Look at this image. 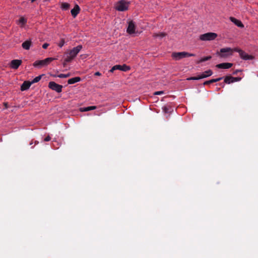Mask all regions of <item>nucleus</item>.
Returning <instances> with one entry per match:
<instances>
[{
	"mask_svg": "<svg viewBox=\"0 0 258 258\" xmlns=\"http://www.w3.org/2000/svg\"><path fill=\"white\" fill-rule=\"evenodd\" d=\"M82 48V45H78L77 46L74 47L72 49L70 50V51L67 54L66 61L67 62L71 61L77 56Z\"/></svg>",
	"mask_w": 258,
	"mask_h": 258,
	"instance_id": "f257e3e1",
	"label": "nucleus"
},
{
	"mask_svg": "<svg viewBox=\"0 0 258 258\" xmlns=\"http://www.w3.org/2000/svg\"><path fill=\"white\" fill-rule=\"evenodd\" d=\"M195 56V54L189 53L187 52L182 51V52H173L171 54V56L173 59L175 60H179L183 58L194 56Z\"/></svg>",
	"mask_w": 258,
	"mask_h": 258,
	"instance_id": "f03ea898",
	"label": "nucleus"
},
{
	"mask_svg": "<svg viewBox=\"0 0 258 258\" xmlns=\"http://www.w3.org/2000/svg\"><path fill=\"white\" fill-rule=\"evenodd\" d=\"M55 59V58L53 57H48L43 60H36L34 62L33 66L37 68L47 66Z\"/></svg>",
	"mask_w": 258,
	"mask_h": 258,
	"instance_id": "7ed1b4c3",
	"label": "nucleus"
},
{
	"mask_svg": "<svg viewBox=\"0 0 258 258\" xmlns=\"http://www.w3.org/2000/svg\"><path fill=\"white\" fill-rule=\"evenodd\" d=\"M217 37V34L214 32H208L201 35L199 39L201 41H212L215 40Z\"/></svg>",
	"mask_w": 258,
	"mask_h": 258,
	"instance_id": "20e7f679",
	"label": "nucleus"
},
{
	"mask_svg": "<svg viewBox=\"0 0 258 258\" xmlns=\"http://www.w3.org/2000/svg\"><path fill=\"white\" fill-rule=\"evenodd\" d=\"M129 3L121 0L115 4V9L118 11H125L128 9Z\"/></svg>",
	"mask_w": 258,
	"mask_h": 258,
	"instance_id": "39448f33",
	"label": "nucleus"
},
{
	"mask_svg": "<svg viewBox=\"0 0 258 258\" xmlns=\"http://www.w3.org/2000/svg\"><path fill=\"white\" fill-rule=\"evenodd\" d=\"M233 49L230 47L223 48L220 49V53H218L221 57H226L232 55Z\"/></svg>",
	"mask_w": 258,
	"mask_h": 258,
	"instance_id": "423d86ee",
	"label": "nucleus"
},
{
	"mask_svg": "<svg viewBox=\"0 0 258 258\" xmlns=\"http://www.w3.org/2000/svg\"><path fill=\"white\" fill-rule=\"evenodd\" d=\"M48 87L50 89L57 93H60L62 91V86L57 84L54 82H50L48 84Z\"/></svg>",
	"mask_w": 258,
	"mask_h": 258,
	"instance_id": "0eeeda50",
	"label": "nucleus"
},
{
	"mask_svg": "<svg viewBox=\"0 0 258 258\" xmlns=\"http://www.w3.org/2000/svg\"><path fill=\"white\" fill-rule=\"evenodd\" d=\"M126 32L130 35L136 33V26L135 23L131 21L128 23V26L126 29Z\"/></svg>",
	"mask_w": 258,
	"mask_h": 258,
	"instance_id": "6e6552de",
	"label": "nucleus"
},
{
	"mask_svg": "<svg viewBox=\"0 0 258 258\" xmlns=\"http://www.w3.org/2000/svg\"><path fill=\"white\" fill-rule=\"evenodd\" d=\"M22 63V60L20 59L12 60L10 63V67L13 69H17Z\"/></svg>",
	"mask_w": 258,
	"mask_h": 258,
	"instance_id": "1a4fd4ad",
	"label": "nucleus"
},
{
	"mask_svg": "<svg viewBox=\"0 0 258 258\" xmlns=\"http://www.w3.org/2000/svg\"><path fill=\"white\" fill-rule=\"evenodd\" d=\"M239 56L240 58L243 60H252L254 58V57L251 55H249L244 51L242 50L239 54Z\"/></svg>",
	"mask_w": 258,
	"mask_h": 258,
	"instance_id": "9d476101",
	"label": "nucleus"
},
{
	"mask_svg": "<svg viewBox=\"0 0 258 258\" xmlns=\"http://www.w3.org/2000/svg\"><path fill=\"white\" fill-rule=\"evenodd\" d=\"M233 64L230 62H224L218 64L216 66V67L219 69H228L232 67Z\"/></svg>",
	"mask_w": 258,
	"mask_h": 258,
	"instance_id": "9b49d317",
	"label": "nucleus"
},
{
	"mask_svg": "<svg viewBox=\"0 0 258 258\" xmlns=\"http://www.w3.org/2000/svg\"><path fill=\"white\" fill-rule=\"evenodd\" d=\"M80 9L78 5H76L75 7L71 10V13L74 18H75L79 13Z\"/></svg>",
	"mask_w": 258,
	"mask_h": 258,
	"instance_id": "f8f14e48",
	"label": "nucleus"
},
{
	"mask_svg": "<svg viewBox=\"0 0 258 258\" xmlns=\"http://www.w3.org/2000/svg\"><path fill=\"white\" fill-rule=\"evenodd\" d=\"M230 20L232 22H233L237 26H238L240 28L244 27V25H243V24L240 20H239L234 17H230Z\"/></svg>",
	"mask_w": 258,
	"mask_h": 258,
	"instance_id": "ddd939ff",
	"label": "nucleus"
},
{
	"mask_svg": "<svg viewBox=\"0 0 258 258\" xmlns=\"http://www.w3.org/2000/svg\"><path fill=\"white\" fill-rule=\"evenodd\" d=\"M115 66L116 70H118L124 72H126L130 70V67L129 66H126V64L115 65Z\"/></svg>",
	"mask_w": 258,
	"mask_h": 258,
	"instance_id": "4468645a",
	"label": "nucleus"
},
{
	"mask_svg": "<svg viewBox=\"0 0 258 258\" xmlns=\"http://www.w3.org/2000/svg\"><path fill=\"white\" fill-rule=\"evenodd\" d=\"M31 85L32 83L31 82L25 81L21 85V89L22 91L26 90L30 88Z\"/></svg>",
	"mask_w": 258,
	"mask_h": 258,
	"instance_id": "2eb2a0df",
	"label": "nucleus"
},
{
	"mask_svg": "<svg viewBox=\"0 0 258 258\" xmlns=\"http://www.w3.org/2000/svg\"><path fill=\"white\" fill-rule=\"evenodd\" d=\"M213 74V72L211 70H208L203 73H202L201 74H200V77L201 79L206 78L207 77H210L212 76Z\"/></svg>",
	"mask_w": 258,
	"mask_h": 258,
	"instance_id": "dca6fc26",
	"label": "nucleus"
},
{
	"mask_svg": "<svg viewBox=\"0 0 258 258\" xmlns=\"http://www.w3.org/2000/svg\"><path fill=\"white\" fill-rule=\"evenodd\" d=\"M27 23V19L23 17H21L17 21V23L21 27H23Z\"/></svg>",
	"mask_w": 258,
	"mask_h": 258,
	"instance_id": "f3484780",
	"label": "nucleus"
},
{
	"mask_svg": "<svg viewBox=\"0 0 258 258\" xmlns=\"http://www.w3.org/2000/svg\"><path fill=\"white\" fill-rule=\"evenodd\" d=\"M81 81V78L79 77H76L74 78H72L70 79L68 81V83L69 84H73L79 82Z\"/></svg>",
	"mask_w": 258,
	"mask_h": 258,
	"instance_id": "a211bd4d",
	"label": "nucleus"
},
{
	"mask_svg": "<svg viewBox=\"0 0 258 258\" xmlns=\"http://www.w3.org/2000/svg\"><path fill=\"white\" fill-rule=\"evenodd\" d=\"M31 44V42L30 41H26L22 43V47L26 49V50H29L30 48Z\"/></svg>",
	"mask_w": 258,
	"mask_h": 258,
	"instance_id": "6ab92c4d",
	"label": "nucleus"
},
{
	"mask_svg": "<svg viewBox=\"0 0 258 258\" xmlns=\"http://www.w3.org/2000/svg\"><path fill=\"white\" fill-rule=\"evenodd\" d=\"M224 82L228 84L234 83V77L231 76L226 77L224 79Z\"/></svg>",
	"mask_w": 258,
	"mask_h": 258,
	"instance_id": "aec40b11",
	"label": "nucleus"
},
{
	"mask_svg": "<svg viewBox=\"0 0 258 258\" xmlns=\"http://www.w3.org/2000/svg\"><path fill=\"white\" fill-rule=\"evenodd\" d=\"M96 108V106H88V107H83V108H80V110L81 111H90V110H94Z\"/></svg>",
	"mask_w": 258,
	"mask_h": 258,
	"instance_id": "412c9836",
	"label": "nucleus"
},
{
	"mask_svg": "<svg viewBox=\"0 0 258 258\" xmlns=\"http://www.w3.org/2000/svg\"><path fill=\"white\" fill-rule=\"evenodd\" d=\"M71 74L70 73H68L66 74H60L59 75H53L52 76L53 77H58L60 78H66L70 77Z\"/></svg>",
	"mask_w": 258,
	"mask_h": 258,
	"instance_id": "4be33fe9",
	"label": "nucleus"
},
{
	"mask_svg": "<svg viewBox=\"0 0 258 258\" xmlns=\"http://www.w3.org/2000/svg\"><path fill=\"white\" fill-rule=\"evenodd\" d=\"M166 35V34L163 32H159L157 33H155L153 35V36L155 38L159 37L160 38H163L165 37Z\"/></svg>",
	"mask_w": 258,
	"mask_h": 258,
	"instance_id": "5701e85b",
	"label": "nucleus"
},
{
	"mask_svg": "<svg viewBox=\"0 0 258 258\" xmlns=\"http://www.w3.org/2000/svg\"><path fill=\"white\" fill-rule=\"evenodd\" d=\"M70 7V5L67 3H63L61 5V8L63 10H67Z\"/></svg>",
	"mask_w": 258,
	"mask_h": 258,
	"instance_id": "b1692460",
	"label": "nucleus"
},
{
	"mask_svg": "<svg viewBox=\"0 0 258 258\" xmlns=\"http://www.w3.org/2000/svg\"><path fill=\"white\" fill-rule=\"evenodd\" d=\"M211 58V56H206V57L202 58L200 59H199L198 62V63H201V62H204V61H206L207 60H208L210 59Z\"/></svg>",
	"mask_w": 258,
	"mask_h": 258,
	"instance_id": "393cba45",
	"label": "nucleus"
},
{
	"mask_svg": "<svg viewBox=\"0 0 258 258\" xmlns=\"http://www.w3.org/2000/svg\"><path fill=\"white\" fill-rule=\"evenodd\" d=\"M42 75L36 77L32 81H31L32 84L39 82L41 79Z\"/></svg>",
	"mask_w": 258,
	"mask_h": 258,
	"instance_id": "a878e982",
	"label": "nucleus"
},
{
	"mask_svg": "<svg viewBox=\"0 0 258 258\" xmlns=\"http://www.w3.org/2000/svg\"><path fill=\"white\" fill-rule=\"evenodd\" d=\"M200 79H201V77H200V75H199L198 77H190V78H188L186 79L187 80H200Z\"/></svg>",
	"mask_w": 258,
	"mask_h": 258,
	"instance_id": "bb28decb",
	"label": "nucleus"
},
{
	"mask_svg": "<svg viewBox=\"0 0 258 258\" xmlns=\"http://www.w3.org/2000/svg\"><path fill=\"white\" fill-rule=\"evenodd\" d=\"M64 44V39H61L60 40V41L59 42V43L58 44V45L60 47H62Z\"/></svg>",
	"mask_w": 258,
	"mask_h": 258,
	"instance_id": "cd10ccee",
	"label": "nucleus"
},
{
	"mask_svg": "<svg viewBox=\"0 0 258 258\" xmlns=\"http://www.w3.org/2000/svg\"><path fill=\"white\" fill-rule=\"evenodd\" d=\"M232 49H233V51L237 52L239 53V54L240 53L241 51L242 50V49H241L238 47L234 48Z\"/></svg>",
	"mask_w": 258,
	"mask_h": 258,
	"instance_id": "c85d7f7f",
	"label": "nucleus"
},
{
	"mask_svg": "<svg viewBox=\"0 0 258 258\" xmlns=\"http://www.w3.org/2000/svg\"><path fill=\"white\" fill-rule=\"evenodd\" d=\"M163 94H164V92L162 91H156L154 93V95H161Z\"/></svg>",
	"mask_w": 258,
	"mask_h": 258,
	"instance_id": "c756f323",
	"label": "nucleus"
},
{
	"mask_svg": "<svg viewBox=\"0 0 258 258\" xmlns=\"http://www.w3.org/2000/svg\"><path fill=\"white\" fill-rule=\"evenodd\" d=\"M241 80V78L240 77H234V82L240 81Z\"/></svg>",
	"mask_w": 258,
	"mask_h": 258,
	"instance_id": "7c9ffc66",
	"label": "nucleus"
},
{
	"mask_svg": "<svg viewBox=\"0 0 258 258\" xmlns=\"http://www.w3.org/2000/svg\"><path fill=\"white\" fill-rule=\"evenodd\" d=\"M48 45H49V44L45 43H44V44H43V45H42V47H43L44 49H46V48H47V47L48 46Z\"/></svg>",
	"mask_w": 258,
	"mask_h": 258,
	"instance_id": "2f4dec72",
	"label": "nucleus"
},
{
	"mask_svg": "<svg viewBox=\"0 0 258 258\" xmlns=\"http://www.w3.org/2000/svg\"><path fill=\"white\" fill-rule=\"evenodd\" d=\"M50 139H51L50 137L49 136H47V137L44 139V141H45V142H48V141H50Z\"/></svg>",
	"mask_w": 258,
	"mask_h": 258,
	"instance_id": "473e14b6",
	"label": "nucleus"
},
{
	"mask_svg": "<svg viewBox=\"0 0 258 258\" xmlns=\"http://www.w3.org/2000/svg\"><path fill=\"white\" fill-rule=\"evenodd\" d=\"M115 70H116V66H114L110 70V72H113Z\"/></svg>",
	"mask_w": 258,
	"mask_h": 258,
	"instance_id": "72a5a7b5",
	"label": "nucleus"
},
{
	"mask_svg": "<svg viewBox=\"0 0 258 258\" xmlns=\"http://www.w3.org/2000/svg\"><path fill=\"white\" fill-rule=\"evenodd\" d=\"M210 83H212L210 82V80H209V81H206L205 82H204V84L206 85V84H209Z\"/></svg>",
	"mask_w": 258,
	"mask_h": 258,
	"instance_id": "f704fd0d",
	"label": "nucleus"
},
{
	"mask_svg": "<svg viewBox=\"0 0 258 258\" xmlns=\"http://www.w3.org/2000/svg\"><path fill=\"white\" fill-rule=\"evenodd\" d=\"M95 76H100L101 75V73H99V72H97L95 73Z\"/></svg>",
	"mask_w": 258,
	"mask_h": 258,
	"instance_id": "c9c22d12",
	"label": "nucleus"
},
{
	"mask_svg": "<svg viewBox=\"0 0 258 258\" xmlns=\"http://www.w3.org/2000/svg\"><path fill=\"white\" fill-rule=\"evenodd\" d=\"M222 79V78H219L215 79L216 82L221 80Z\"/></svg>",
	"mask_w": 258,
	"mask_h": 258,
	"instance_id": "e433bc0d",
	"label": "nucleus"
},
{
	"mask_svg": "<svg viewBox=\"0 0 258 258\" xmlns=\"http://www.w3.org/2000/svg\"><path fill=\"white\" fill-rule=\"evenodd\" d=\"M210 82L212 83L216 82L215 79L210 80Z\"/></svg>",
	"mask_w": 258,
	"mask_h": 258,
	"instance_id": "4c0bfd02",
	"label": "nucleus"
},
{
	"mask_svg": "<svg viewBox=\"0 0 258 258\" xmlns=\"http://www.w3.org/2000/svg\"><path fill=\"white\" fill-rule=\"evenodd\" d=\"M239 72V70H236L235 72H234V73H233V74H237V73L238 72Z\"/></svg>",
	"mask_w": 258,
	"mask_h": 258,
	"instance_id": "58836bf2",
	"label": "nucleus"
},
{
	"mask_svg": "<svg viewBox=\"0 0 258 258\" xmlns=\"http://www.w3.org/2000/svg\"><path fill=\"white\" fill-rule=\"evenodd\" d=\"M32 3L34 2V1H35L36 0H30Z\"/></svg>",
	"mask_w": 258,
	"mask_h": 258,
	"instance_id": "ea45409f",
	"label": "nucleus"
}]
</instances>
